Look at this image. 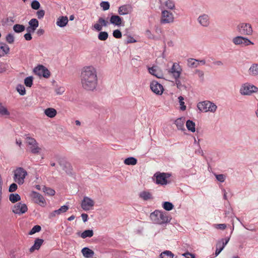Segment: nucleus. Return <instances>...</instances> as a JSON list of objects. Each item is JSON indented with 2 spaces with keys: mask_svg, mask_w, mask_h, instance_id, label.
<instances>
[{
  "mask_svg": "<svg viewBox=\"0 0 258 258\" xmlns=\"http://www.w3.org/2000/svg\"><path fill=\"white\" fill-rule=\"evenodd\" d=\"M156 177V183L158 184L166 185L170 182L168 179L171 176V174L164 172H156L154 175Z\"/></svg>",
  "mask_w": 258,
  "mask_h": 258,
  "instance_id": "obj_6",
  "label": "nucleus"
},
{
  "mask_svg": "<svg viewBox=\"0 0 258 258\" xmlns=\"http://www.w3.org/2000/svg\"><path fill=\"white\" fill-rule=\"evenodd\" d=\"M150 218L153 223L159 225L167 223L169 221L166 212L157 210L151 213Z\"/></svg>",
  "mask_w": 258,
  "mask_h": 258,
  "instance_id": "obj_2",
  "label": "nucleus"
},
{
  "mask_svg": "<svg viewBox=\"0 0 258 258\" xmlns=\"http://www.w3.org/2000/svg\"><path fill=\"white\" fill-rule=\"evenodd\" d=\"M184 121L185 118L183 117L178 118L175 121V124L178 130L182 131L185 130L184 127Z\"/></svg>",
  "mask_w": 258,
  "mask_h": 258,
  "instance_id": "obj_26",
  "label": "nucleus"
},
{
  "mask_svg": "<svg viewBox=\"0 0 258 258\" xmlns=\"http://www.w3.org/2000/svg\"><path fill=\"white\" fill-rule=\"evenodd\" d=\"M137 163V160L133 157L126 158L124 160V163L127 165H135Z\"/></svg>",
  "mask_w": 258,
  "mask_h": 258,
  "instance_id": "obj_30",
  "label": "nucleus"
},
{
  "mask_svg": "<svg viewBox=\"0 0 258 258\" xmlns=\"http://www.w3.org/2000/svg\"><path fill=\"white\" fill-rule=\"evenodd\" d=\"M215 227L217 229L224 230L226 228V225L225 224H216Z\"/></svg>",
  "mask_w": 258,
  "mask_h": 258,
  "instance_id": "obj_60",
  "label": "nucleus"
},
{
  "mask_svg": "<svg viewBox=\"0 0 258 258\" xmlns=\"http://www.w3.org/2000/svg\"><path fill=\"white\" fill-rule=\"evenodd\" d=\"M17 90L21 95H24L26 94L25 88L22 85H18L17 86Z\"/></svg>",
  "mask_w": 258,
  "mask_h": 258,
  "instance_id": "obj_40",
  "label": "nucleus"
},
{
  "mask_svg": "<svg viewBox=\"0 0 258 258\" xmlns=\"http://www.w3.org/2000/svg\"><path fill=\"white\" fill-rule=\"evenodd\" d=\"M36 15L37 16L38 18L39 19H41L43 18V17L45 15V11L43 10H38L36 12Z\"/></svg>",
  "mask_w": 258,
  "mask_h": 258,
  "instance_id": "obj_56",
  "label": "nucleus"
},
{
  "mask_svg": "<svg viewBox=\"0 0 258 258\" xmlns=\"http://www.w3.org/2000/svg\"><path fill=\"white\" fill-rule=\"evenodd\" d=\"M43 240L41 239L37 238L35 240L34 245L30 248V251L33 252L35 249H39Z\"/></svg>",
  "mask_w": 258,
  "mask_h": 258,
  "instance_id": "obj_25",
  "label": "nucleus"
},
{
  "mask_svg": "<svg viewBox=\"0 0 258 258\" xmlns=\"http://www.w3.org/2000/svg\"><path fill=\"white\" fill-rule=\"evenodd\" d=\"M178 100L180 105V109L182 111L185 110L186 109V106L184 105V102H183V97L181 96H180L178 97Z\"/></svg>",
  "mask_w": 258,
  "mask_h": 258,
  "instance_id": "obj_48",
  "label": "nucleus"
},
{
  "mask_svg": "<svg viewBox=\"0 0 258 258\" xmlns=\"http://www.w3.org/2000/svg\"><path fill=\"white\" fill-rule=\"evenodd\" d=\"M44 113L47 116L53 118L56 116L57 111L54 108H48L44 110Z\"/></svg>",
  "mask_w": 258,
  "mask_h": 258,
  "instance_id": "obj_27",
  "label": "nucleus"
},
{
  "mask_svg": "<svg viewBox=\"0 0 258 258\" xmlns=\"http://www.w3.org/2000/svg\"><path fill=\"white\" fill-rule=\"evenodd\" d=\"M216 179L220 182H223L225 180V176L223 174L216 175Z\"/></svg>",
  "mask_w": 258,
  "mask_h": 258,
  "instance_id": "obj_59",
  "label": "nucleus"
},
{
  "mask_svg": "<svg viewBox=\"0 0 258 258\" xmlns=\"http://www.w3.org/2000/svg\"><path fill=\"white\" fill-rule=\"evenodd\" d=\"M83 255L86 257H90L94 255V251L88 247H84L82 249Z\"/></svg>",
  "mask_w": 258,
  "mask_h": 258,
  "instance_id": "obj_29",
  "label": "nucleus"
},
{
  "mask_svg": "<svg viewBox=\"0 0 258 258\" xmlns=\"http://www.w3.org/2000/svg\"><path fill=\"white\" fill-rule=\"evenodd\" d=\"M14 180L19 185H22L24 182V180L28 175L27 171L23 167H17L13 171Z\"/></svg>",
  "mask_w": 258,
  "mask_h": 258,
  "instance_id": "obj_3",
  "label": "nucleus"
},
{
  "mask_svg": "<svg viewBox=\"0 0 258 258\" xmlns=\"http://www.w3.org/2000/svg\"><path fill=\"white\" fill-rule=\"evenodd\" d=\"M198 61H199V60L194 58H189L187 60L188 66L190 67H197L198 63H197L196 62Z\"/></svg>",
  "mask_w": 258,
  "mask_h": 258,
  "instance_id": "obj_39",
  "label": "nucleus"
},
{
  "mask_svg": "<svg viewBox=\"0 0 258 258\" xmlns=\"http://www.w3.org/2000/svg\"><path fill=\"white\" fill-rule=\"evenodd\" d=\"M166 7L169 9L173 10L175 8V4L174 2L171 0H167L165 2Z\"/></svg>",
  "mask_w": 258,
  "mask_h": 258,
  "instance_id": "obj_47",
  "label": "nucleus"
},
{
  "mask_svg": "<svg viewBox=\"0 0 258 258\" xmlns=\"http://www.w3.org/2000/svg\"><path fill=\"white\" fill-rule=\"evenodd\" d=\"M156 68V67L155 66L149 67L148 71L149 73L157 78H162L163 77V74L160 71H158Z\"/></svg>",
  "mask_w": 258,
  "mask_h": 258,
  "instance_id": "obj_22",
  "label": "nucleus"
},
{
  "mask_svg": "<svg viewBox=\"0 0 258 258\" xmlns=\"http://www.w3.org/2000/svg\"><path fill=\"white\" fill-rule=\"evenodd\" d=\"M108 25V22L106 21L103 18L100 17L98 19V23L95 24L93 27V28L97 31H101L102 29V27H106Z\"/></svg>",
  "mask_w": 258,
  "mask_h": 258,
  "instance_id": "obj_18",
  "label": "nucleus"
},
{
  "mask_svg": "<svg viewBox=\"0 0 258 258\" xmlns=\"http://www.w3.org/2000/svg\"><path fill=\"white\" fill-rule=\"evenodd\" d=\"M108 37V34L105 31H101L99 32L98 35V39L101 41H105Z\"/></svg>",
  "mask_w": 258,
  "mask_h": 258,
  "instance_id": "obj_36",
  "label": "nucleus"
},
{
  "mask_svg": "<svg viewBox=\"0 0 258 258\" xmlns=\"http://www.w3.org/2000/svg\"><path fill=\"white\" fill-rule=\"evenodd\" d=\"M10 115V113L7 108L0 102V116H9Z\"/></svg>",
  "mask_w": 258,
  "mask_h": 258,
  "instance_id": "obj_31",
  "label": "nucleus"
},
{
  "mask_svg": "<svg viewBox=\"0 0 258 258\" xmlns=\"http://www.w3.org/2000/svg\"><path fill=\"white\" fill-rule=\"evenodd\" d=\"M150 88L154 93L157 95H161L164 90L162 85L156 81H153L151 83Z\"/></svg>",
  "mask_w": 258,
  "mask_h": 258,
  "instance_id": "obj_14",
  "label": "nucleus"
},
{
  "mask_svg": "<svg viewBox=\"0 0 258 258\" xmlns=\"http://www.w3.org/2000/svg\"><path fill=\"white\" fill-rule=\"evenodd\" d=\"M198 21L204 27H207L210 23L209 16L206 14L200 16L198 18Z\"/></svg>",
  "mask_w": 258,
  "mask_h": 258,
  "instance_id": "obj_21",
  "label": "nucleus"
},
{
  "mask_svg": "<svg viewBox=\"0 0 258 258\" xmlns=\"http://www.w3.org/2000/svg\"><path fill=\"white\" fill-rule=\"evenodd\" d=\"M36 28L32 27L30 26H28L26 28V30H27V32L29 33L30 34L34 33L35 32V31L36 30Z\"/></svg>",
  "mask_w": 258,
  "mask_h": 258,
  "instance_id": "obj_62",
  "label": "nucleus"
},
{
  "mask_svg": "<svg viewBox=\"0 0 258 258\" xmlns=\"http://www.w3.org/2000/svg\"><path fill=\"white\" fill-rule=\"evenodd\" d=\"M33 77L29 76L26 77L24 80V84L26 86L31 87L33 85Z\"/></svg>",
  "mask_w": 258,
  "mask_h": 258,
  "instance_id": "obj_37",
  "label": "nucleus"
},
{
  "mask_svg": "<svg viewBox=\"0 0 258 258\" xmlns=\"http://www.w3.org/2000/svg\"><path fill=\"white\" fill-rule=\"evenodd\" d=\"M17 188H18L17 184L15 183H13L9 186V191L10 192H14L17 190Z\"/></svg>",
  "mask_w": 258,
  "mask_h": 258,
  "instance_id": "obj_53",
  "label": "nucleus"
},
{
  "mask_svg": "<svg viewBox=\"0 0 258 258\" xmlns=\"http://www.w3.org/2000/svg\"><path fill=\"white\" fill-rule=\"evenodd\" d=\"M42 190L45 194H55V190L52 188L49 187H47L46 186L43 185L42 186Z\"/></svg>",
  "mask_w": 258,
  "mask_h": 258,
  "instance_id": "obj_45",
  "label": "nucleus"
},
{
  "mask_svg": "<svg viewBox=\"0 0 258 258\" xmlns=\"http://www.w3.org/2000/svg\"><path fill=\"white\" fill-rule=\"evenodd\" d=\"M233 43L236 45H240L241 46H246L250 44H253L249 39L241 36H238L232 39Z\"/></svg>",
  "mask_w": 258,
  "mask_h": 258,
  "instance_id": "obj_8",
  "label": "nucleus"
},
{
  "mask_svg": "<svg viewBox=\"0 0 258 258\" xmlns=\"http://www.w3.org/2000/svg\"><path fill=\"white\" fill-rule=\"evenodd\" d=\"M0 48L5 52V54H8L10 51V47L8 45L5 43H1Z\"/></svg>",
  "mask_w": 258,
  "mask_h": 258,
  "instance_id": "obj_43",
  "label": "nucleus"
},
{
  "mask_svg": "<svg viewBox=\"0 0 258 258\" xmlns=\"http://www.w3.org/2000/svg\"><path fill=\"white\" fill-rule=\"evenodd\" d=\"M121 18L117 15H112L110 19V23L118 26L121 25Z\"/></svg>",
  "mask_w": 258,
  "mask_h": 258,
  "instance_id": "obj_23",
  "label": "nucleus"
},
{
  "mask_svg": "<svg viewBox=\"0 0 258 258\" xmlns=\"http://www.w3.org/2000/svg\"><path fill=\"white\" fill-rule=\"evenodd\" d=\"M94 201L87 197L84 198L81 203V207L85 211H89L93 209L94 206Z\"/></svg>",
  "mask_w": 258,
  "mask_h": 258,
  "instance_id": "obj_12",
  "label": "nucleus"
},
{
  "mask_svg": "<svg viewBox=\"0 0 258 258\" xmlns=\"http://www.w3.org/2000/svg\"><path fill=\"white\" fill-rule=\"evenodd\" d=\"M93 235V231L92 230H86L81 233V237L82 238H86L87 237H91Z\"/></svg>",
  "mask_w": 258,
  "mask_h": 258,
  "instance_id": "obj_33",
  "label": "nucleus"
},
{
  "mask_svg": "<svg viewBox=\"0 0 258 258\" xmlns=\"http://www.w3.org/2000/svg\"><path fill=\"white\" fill-rule=\"evenodd\" d=\"M229 238L225 239H222L221 240L218 241L216 244V250L215 251V256H217L221 251L223 249L225 245L228 243Z\"/></svg>",
  "mask_w": 258,
  "mask_h": 258,
  "instance_id": "obj_20",
  "label": "nucleus"
},
{
  "mask_svg": "<svg viewBox=\"0 0 258 258\" xmlns=\"http://www.w3.org/2000/svg\"><path fill=\"white\" fill-rule=\"evenodd\" d=\"M100 7L102 8L103 11L108 10L109 9L110 5L108 2H102L100 3Z\"/></svg>",
  "mask_w": 258,
  "mask_h": 258,
  "instance_id": "obj_49",
  "label": "nucleus"
},
{
  "mask_svg": "<svg viewBox=\"0 0 258 258\" xmlns=\"http://www.w3.org/2000/svg\"><path fill=\"white\" fill-rule=\"evenodd\" d=\"M113 36L116 38H121L122 37V34L120 30L116 29L113 31Z\"/></svg>",
  "mask_w": 258,
  "mask_h": 258,
  "instance_id": "obj_52",
  "label": "nucleus"
},
{
  "mask_svg": "<svg viewBox=\"0 0 258 258\" xmlns=\"http://www.w3.org/2000/svg\"><path fill=\"white\" fill-rule=\"evenodd\" d=\"M7 42L10 44H12L14 42V37L13 34L9 33L6 37Z\"/></svg>",
  "mask_w": 258,
  "mask_h": 258,
  "instance_id": "obj_50",
  "label": "nucleus"
},
{
  "mask_svg": "<svg viewBox=\"0 0 258 258\" xmlns=\"http://www.w3.org/2000/svg\"><path fill=\"white\" fill-rule=\"evenodd\" d=\"M24 37L25 40H26L27 41L31 40L32 38L31 34L28 33V32L24 35Z\"/></svg>",
  "mask_w": 258,
  "mask_h": 258,
  "instance_id": "obj_63",
  "label": "nucleus"
},
{
  "mask_svg": "<svg viewBox=\"0 0 258 258\" xmlns=\"http://www.w3.org/2000/svg\"><path fill=\"white\" fill-rule=\"evenodd\" d=\"M249 74L251 76L258 75V63H253L248 70Z\"/></svg>",
  "mask_w": 258,
  "mask_h": 258,
  "instance_id": "obj_28",
  "label": "nucleus"
},
{
  "mask_svg": "<svg viewBox=\"0 0 258 258\" xmlns=\"http://www.w3.org/2000/svg\"><path fill=\"white\" fill-rule=\"evenodd\" d=\"M34 72L36 75L39 76H43L45 78H48L50 76L49 71L42 65H38L35 67L34 69Z\"/></svg>",
  "mask_w": 258,
  "mask_h": 258,
  "instance_id": "obj_10",
  "label": "nucleus"
},
{
  "mask_svg": "<svg viewBox=\"0 0 258 258\" xmlns=\"http://www.w3.org/2000/svg\"><path fill=\"white\" fill-rule=\"evenodd\" d=\"M81 83L82 87L88 91H93L96 89L98 79L96 69L92 66L85 67L82 70Z\"/></svg>",
  "mask_w": 258,
  "mask_h": 258,
  "instance_id": "obj_1",
  "label": "nucleus"
},
{
  "mask_svg": "<svg viewBox=\"0 0 258 258\" xmlns=\"http://www.w3.org/2000/svg\"><path fill=\"white\" fill-rule=\"evenodd\" d=\"M28 210L26 204L19 203L14 206L12 211L14 213L18 215H21L26 213Z\"/></svg>",
  "mask_w": 258,
  "mask_h": 258,
  "instance_id": "obj_13",
  "label": "nucleus"
},
{
  "mask_svg": "<svg viewBox=\"0 0 258 258\" xmlns=\"http://www.w3.org/2000/svg\"><path fill=\"white\" fill-rule=\"evenodd\" d=\"M181 69L176 63H174L168 73L171 74L174 79H178L181 74Z\"/></svg>",
  "mask_w": 258,
  "mask_h": 258,
  "instance_id": "obj_15",
  "label": "nucleus"
},
{
  "mask_svg": "<svg viewBox=\"0 0 258 258\" xmlns=\"http://www.w3.org/2000/svg\"><path fill=\"white\" fill-rule=\"evenodd\" d=\"M41 229V227L39 225H35L34 226L31 231L29 232V234L30 235H32L36 232H39Z\"/></svg>",
  "mask_w": 258,
  "mask_h": 258,
  "instance_id": "obj_46",
  "label": "nucleus"
},
{
  "mask_svg": "<svg viewBox=\"0 0 258 258\" xmlns=\"http://www.w3.org/2000/svg\"><path fill=\"white\" fill-rule=\"evenodd\" d=\"M237 32L242 35H251L252 34L251 25L249 23H241L236 27Z\"/></svg>",
  "mask_w": 258,
  "mask_h": 258,
  "instance_id": "obj_5",
  "label": "nucleus"
},
{
  "mask_svg": "<svg viewBox=\"0 0 258 258\" xmlns=\"http://www.w3.org/2000/svg\"><path fill=\"white\" fill-rule=\"evenodd\" d=\"M68 22V19L67 16L59 17L56 22V24L60 27H63L67 24Z\"/></svg>",
  "mask_w": 258,
  "mask_h": 258,
  "instance_id": "obj_24",
  "label": "nucleus"
},
{
  "mask_svg": "<svg viewBox=\"0 0 258 258\" xmlns=\"http://www.w3.org/2000/svg\"><path fill=\"white\" fill-rule=\"evenodd\" d=\"M183 255L186 256L187 258H195V255L188 252L184 253Z\"/></svg>",
  "mask_w": 258,
  "mask_h": 258,
  "instance_id": "obj_64",
  "label": "nucleus"
},
{
  "mask_svg": "<svg viewBox=\"0 0 258 258\" xmlns=\"http://www.w3.org/2000/svg\"><path fill=\"white\" fill-rule=\"evenodd\" d=\"M133 11V8L130 5H124L119 7L118 13L120 15H125L131 14Z\"/></svg>",
  "mask_w": 258,
  "mask_h": 258,
  "instance_id": "obj_17",
  "label": "nucleus"
},
{
  "mask_svg": "<svg viewBox=\"0 0 258 258\" xmlns=\"http://www.w3.org/2000/svg\"><path fill=\"white\" fill-rule=\"evenodd\" d=\"M31 6V8L35 10H38L40 7V4L39 2L36 0H34L32 1Z\"/></svg>",
  "mask_w": 258,
  "mask_h": 258,
  "instance_id": "obj_44",
  "label": "nucleus"
},
{
  "mask_svg": "<svg viewBox=\"0 0 258 258\" xmlns=\"http://www.w3.org/2000/svg\"><path fill=\"white\" fill-rule=\"evenodd\" d=\"M175 79V83L177 86V87L181 90L182 88L185 89L186 87L182 85L181 83V82L178 80V79Z\"/></svg>",
  "mask_w": 258,
  "mask_h": 258,
  "instance_id": "obj_55",
  "label": "nucleus"
},
{
  "mask_svg": "<svg viewBox=\"0 0 258 258\" xmlns=\"http://www.w3.org/2000/svg\"><path fill=\"white\" fill-rule=\"evenodd\" d=\"M163 207L167 211H170L173 208V205L171 203L165 202L163 204Z\"/></svg>",
  "mask_w": 258,
  "mask_h": 258,
  "instance_id": "obj_41",
  "label": "nucleus"
},
{
  "mask_svg": "<svg viewBox=\"0 0 258 258\" xmlns=\"http://www.w3.org/2000/svg\"><path fill=\"white\" fill-rule=\"evenodd\" d=\"M9 200L12 203H14L19 201L21 198L19 195H10Z\"/></svg>",
  "mask_w": 258,
  "mask_h": 258,
  "instance_id": "obj_38",
  "label": "nucleus"
},
{
  "mask_svg": "<svg viewBox=\"0 0 258 258\" xmlns=\"http://www.w3.org/2000/svg\"><path fill=\"white\" fill-rule=\"evenodd\" d=\"M197 107L201 111H210L214 112L217 109V106L213 103L209 101H205L198 104Z\"/></svg>",
  "mask_w": 258,
  "mask_h": 258,
  "instance_id": "obj_4",
  "label": "nucleus"
},
{
  "mask_svg": "<svg viewBox=\"0 0 258 258\" xmlns=\"http://www.w3.org/2000/svg\"><path fill=\"white\" fill-rule=\"evenodd\" d=\"M25 29V27L21 24H15L13 26V30L16 33H20L24 31Z\"/></svg>",
  "mask_w": 258,
  "mask_h": 258,
  "instance_id": "obj_35",
  "label": "nucleus"
},
{
  "mask_svg": "<svg viewBox=\"0 0 258 258\" xmlns=\"http://www.w3.org/2000/svg\"><path fill=\"white\" fill-rule=\"evenodd\" d=\"M69 210V207L67 206H61L59 209L57 210V213L59 214V215L61 214V213H63L66 212Z\"/></svg>",
  "mask_w": 258,
  "mask_h": 258,
  "instance_id": "obj_51",
  "label": "nucleus"
},
{
  "mask_svg": "<svg viewBox=\"0 0 258 258\" xmlns=\"http://www.w3.org/2000/svg\"><path fill=\"white\" fill-rule=\"evenodd\" d=\"M29 26L37 28L39 26L38 21L35 18L32 19L29 22Z\"/></svg>",
  "mask_w": 258,
  "mask_h": 258,
  "instance_id": "obj_42",
  "label": "nucleus"
},
{
  "mask_svg": "<svg viewBox=\"0 0 258 258\" xmlns=\"http://www.w3.org/2000/svg\"><path fill=\"white\" fill-rule=\"evenodd\" d=\"M58 162L59 165L62 167L63 170H64L68 174L71 173V166L70 163L67 161V160L63 158H59L58 160Z\"/></svg>",
  "mask_w": 258,
  "mask_h": 258,
  "instance_id": "obj_19",
  "label": "nucleus"
},
{
  "mask_svg": "<svg viewBox=\"0 0 258 258\" xmlns=\"http://www.w3.org/2000/svg\"><path fill=\"white\" fill-rule=\"evenodd\" d=\"M160 20L161 24H168L174 21V16L172 13L167 11H162Z\"/></svg>",
  "mask_w": 258,
  "mask_h": 258,
  "instance_id": "obj_11",
  "label": "nucleus"
},
{
  "mask_svg": "<svg viewBox=\"0 0 258 258\" xmlns=\"http://www.w3.org/2000/svg\"><path fill=\"white\" fill-rule=\"evenodd\" d=\"M257 91L258 88L256 86L248 83L242 85L240 89V93L242 95H250Z\"/></svg>",
  "mask_w": 258,
  "mask_h": 258,
  "instance_id": "obj_7",
  "label": "nucleus"
},
{
  "mask_svg": "<svg viewBox=\"0 0 258 258\" xmlns=\"http://www.w3.org/2000/svg\"><path fill=\"white\" fill-rule=\"evenodd\" d=\"M7 65L3 62H0V73H5L7 70Z\"/></svg>",
  "mask_w": 258,
  "mask_h": 258,
  "instance_id": "obj_54",
  "label": "nucleus"
},
{
  "mask_svg": "<svg viewBox=\"0 0 258 258\" xmlns=\"http://www.w3.org/2000/svg\"><path fill=\"white\" fill-rule=\"evenodd\" d=\"M152 195H140V197L144 201H147L152 198Z\"/></svg>",
  "mask_w": 258,
  "mask_h": 258,
  "instance_id": "obj_58",
  "label": "nucleus"
},
{
  "mask_svg": "<svg viewBox=\"0 0 258 258\" xmlns=\"http://www.w3.org/2000/svg\"><path fill=\"white\" fill-rule=\"evenodd\" d=\"M195 73H196V74H198V76L200 78H202V79H203L204 74L202 71H201L200 70H196L195 71Z\"/></svg>",
  "mask_w": 258,
  "mask_h": 258,
  "instance_id": "obj_61",
  "label": "nucleus"
},
{
  "mask_svg": "<svg viewBox=\"0 0 258 258\" xmlns=\"http://www.w3.org/2000/svg\"><path fill=\"white\" fill-rule=\"evenodd\" d=\"M174 254L169 250H165L160 254L161 258H173Z\"/></svg>",
  "mask_w": 258,
  "mask_h": 258,
  "instance_id": "obj_34",
  "label": "nucleus"
},
{
  "mask_svg": "<svg viewBox=\"0 0 258 258\" xmlns=\"http://www.w3.org/2000/svg\"><path fill=\"white\" fill-rule=\"evenodd\" d=\"M65 89L63 87H59L55 89V92L57 95H61L64 92Z\"/></svg>",
  "mask_w": 258,
  "mask_h": 258,
  "instance_id": "obj_57",
  "label": "nucleus"
},
{
  "mask_svg": "<svg viewBox=\"0 0 258 258\" xmlns=\"http://www.w3.org/2000/svg\"><path fill=\"white\" fill-rule=\"evenodd\" d=\"M26 142L30 146V151L33 154L39 153L41 149L38 147V144L35 139L31 137L26 138Z\"/></svg>",
  "mask_w": 258,
  "mask_h": 258,
  "instance_id": "obj_9",
  "label": "nucleus"
},
{
  "mask_svg": "<svg viewBox=\"0 0 258 258\" xmlns=\"http://www.w3.org/2000/svg\"><path fill=\"white\" fill-rule=\"evenodd\" d=\"M32 199L34 203L44 207L46 204V201L42 195H31Z\"/></svg>",
  "mask_w": 258,
  "mask_h": 258,
  "instance_id": "obj_16",
  "label": "nucleus"
},
{
  "mask_svg": "<svg viewBox=\"0 0 258 258\" xmlns=\"http://www.w3.org/2000/svg\"><path fill=\"white\" fill-rule=\"evenodd\" d=\"M186 126L188 131L192 133H194L195 132V123L192 120H187L186 122Z\"/></svg>",
  "mask_w": 258,
  "mask_h": 258,
  "instance_id": "obj_32",
  "label": "nucleus"
}]
</instances>
